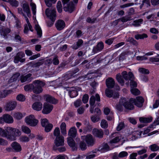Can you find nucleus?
<instances>
[{
	"label": "nucleus",
	"instance_id": "11",
	"mask_svg": "<svg viewBox=\"0 0 159 159\" xmlns=\"http://www.w3.org/2000/svg\"><path fill=\"white\" fill-rule=\"evenodd\" d=\"M104 46L103 43L100 42L98 43L97 45L94 47L93 49V53H97L101 51L104 48Z\"/></svg>",
	"mask_w": 159,
	"mask_h": 159
},
{
	"label": "nucleus",
	"instance_id": "13",
	"mask_svg": "<svg viewBox=\"0 0 159 159\" xmlns=\"http://www.w3.org/2000/svg\"><path fill=\"white\" fill-rule=\"evenodd\" d=\"M64 139L63 136L56 137L54 143L55 145L57 146H63L64 145Z\"/></svg>",
	"mask_w": 159,
	"mask_h": 159
},
{
	"label": "nucleus",
	"instance_id": "33",
	"mask_svg": "<svg viewBox=\"0 0 159 159\" xmlns=\"http://www.w3.org/2000/svg\"><path fill=\"white\" fill-rule=\"evenodd\" d=\"M72 138H73L70 137H69L67 139L68 143L69 146L71 147H74L75 144V141Z\"/></svg>",
	"mask_w": 159,
	"mask_h": 159
},
{
	"label": "nucleus",
	"instance_id": "50",
	"mask_svg": "<svg viewBox=\"0 0 159 159\" xmlns=\"http://www.w3.org/2000/svg\"><path fill=\"white\" fill-rule=\"evenodd\" d=\"M127 42H129L130 43H132L133 45H136L137 44V42L135 40L134 38L132 37H129L126 40Z\"/></svg>",
	"mask_w": 159,
	"mask_h": 159
},
{
	"label": "nucleus",
	"instance_id": "45",
	"mask_svg": "<svg viewBox=\"0 0 159 159\" xmlns=\"http://www.w3.org/2000/svg\"><path fill=\"white\" fill-rule=\"evenodd\" d=\"M19 140L22 142H28L29 141V139L26 136H22L19 138Z\"/></svg>",
	"mask_w": 159,
	"mask_h": 159
},
{
	"label": "nucleus",
	"instance_id": "23",
	"mask_svg": "<svg viewBox=\"0 0 159 159\" xmlns=\"http://www.w3.org/2000/svg\"><path fill=\"white\" fill-rule=\"evenodd\" d=\"M32 108L35 110L40 111L42 108V104L39 102H34L32 105Z\"/></svg>",
	"mask_w": 159,
	"mask_h": 159
},
{
	"label": "nucleus",
	"instance_id": "35",
	"mask_svg": "<svg viewBox=\"0 0 159 159\" xmlns=\"http://www.w3.org/2000/svg\"><path fill=\"white\" fill-rule=\"evenodd\" d=\"M87 145L83 141H81L79 144V146L80 149L82 150H85L87 148Z\"/></svg>",
	"mask_w": 159,
	"mask_h": 159
},
{
	"label": "nucleus",
	"instance_id": "41",
	"mask_svg": "<svg viewBox=\"0 0 159 159\" xmlns=\"http://www.w3.org/2000/svg\"><path fill=\"white\" fill-rule=\"evenodd\" d=\"M149 148L152 151H156L159 149V147L156 144H153L149 146Z\"/></svg>",
	"mask_w": 159,
	"mask_h": 159
},
{
	"label": "nucleus",
	"instance_id": "4",
	"mask_svg": "<svg viewBox=\"0 0 159 159\" xmlns=\"http://www.w3.org/2000/svg\"><path fill=\"white\" fill-rule=\"evenodd\" d=\"M144 102V99L142 97L138 96L137 97L136 99L131 98L129 102L132 104L134 103L137 107H142Z\"/></svg>",
	"mask_w": 159,
	"mask_h": 159
},
{
	"label": "nucleus",
	"instance_id": "39",
	"mask_svg": "<svg viewBox=\"0 0 159 159\" xmlns=\"http://www.w3.org/2000/svg\"><path fill=\"white\" fill-rule=\"evenodd\" d=\"M53 134L56 137L62 136L60 135V130L59 127H57L55 128L53 132Z\"/></svg>",
	"mask_w": 159,
	"mask_h": 159
},
{
	"label": "nucleus",
	"instance_id": "18",
	"mask_svg": "<svg viewBox=\"0 0 159 159\" xmlns=\"http://www.w3.org/2000/svg\"><path fill=\"white\" fill-rule=\"evenodd\" d=\"M98 75L96 73L89 72L86 75L81 77L80 79H85L88 77V80L94 79L98 77Z\"/></svg>",
	"mask_w": 159,
	"mask_h": 159
},
{
	"label": "nucleus",
	"instance_id": "34",
	"mask_svg": "<svg viewBox=\"0 0 159 159\" xmlns=\"http://www.w3.org/2000/svg\"><path fill=\"white\" fill-rule=\"evenodd\" d=\"M134 37L135 39L137 40L139 39H143L145 38L148 37L147 35L146 34H137L135 35Z\"/></svg>",
	"mask_w": 159,
	"mask_h": 159
},
{
	"label": "nucleus",
	"instance_id": "5",
	"mask_svg": "<svg viewBox=\"0 0 159 159\" xmlns=\"http://www.w3.org/2000/svg\"><path fill=\"white\" fill-rule=\"evenodd\" d=\"M25 121L27 124L32 126H36L38 123V120L33 115L27 116L25 118Z\"/></svg>",
	"mask_w": 159,
	"mask_h": 159
},
{
	"label": "nucleus",
	"instance_id": "24",
	"mask_svg": "<svg viewBox=\"0 0 159 159\" xmlns=\"http://www.w3.org/2000/svg\"><path fill=\"white\" fill-rule=\"evenodd\" d=\"M4 115V122L7 123H12L13 122L12 117L8 114H5Z\"/></svg>",
	"mask_w": 159,
	"mask_h": 159
},
{
	"label": "nucleus",
	"instance_id": "25",
	"mask_svg": "<svg viewBox=\"0 0 159 159\" xmlns=\"http://www.w3.org/2000/svg\"><path fill=\"white\" fill-rule=\"evenodd\" d=\"M11 30L9 28H6L3 29L1 31V35L5 39L7 38V34L10 32Z\"/></svg>",
	"mask_w": 159,
	"mask_h": 159
},
{
	"label": "nucleus",
	"instance_id": "44",
	"mask_svg": "<svg viewBox=\"0 0 159 159\" xmlns=\"http://www.w3.org/2000/svg\"><path fill=\"white\" fill-rule=\"evenodd\" d=\"M74 76L72 74L70 73H67L62 76V78L64 79L69 80V79H72L73 78V77Z\"/></svg>",
	"mask_w": 159,
	"mask_h": 159
},
{
	"label": "nucleus",
	"instance_id": "9",
	"mask_svg": "<svg viewBox=\"0 0 159 159\" xmlns=\"http://www.w3.org/2000/svg\"><path fill=\"white\" fill-rule=\"evenodd\" d=\"M53 106L51 104L45 103L43 104V108L42 112L44 114H48L52 110Z\"/></svg>",
	"mask_w": 159,
	"mask_h": 159
},
{
	"label": "nucleus",
	"instance_id": "40",
	"mask_svg": "<svg viewBox=\"0 0 159 159\" xmlns=\"http://www.w3.org/2000/svg\"><path fill=\"white\" fill-rule=\"evenodd\" d=\"M53 127V125L51 123H48L46 125L45 127V131L47 132H50L52 129Z\"/></svg>",
	"mask_w": 159,
	"mask_h": 159
},
{
	"label": "nucleus",
	"instance_id": "27",
	"mask_svg": "<svg viewBox=\"0 0 159 159\" xmlns=\"http://www.w3.org/2000/svg\"><path fill=\"white\" fill-rule=\"evenodd\" d=\"M11 145L13 149L16 152H20L21 150V146L17 142H13Z\"/></svg>",
	"mask_w": 159,
	"mask_h": 159
},
{
	"label": "nucleus",
	"instance_id": "1",
	"mask_svg": "<svg viewBox=\"0 0 159 159\" xmlns=\"http://www.w3.org/2000/svg\"><path fill=\"white\" fill-rule=\"evenodd\" d=\"M21 134L20 131L16 129L8 127L4 130L0 128V135L11 141L15 140L16 137L19 136Z\"/></svg>",
	"mask_w": 159,
	"mask_h": 159
},
{
	"label": "nucleus",
	"instance_id": "49",
	"mask_svg": "<svg viewBox=\"0 0 159 159\" xmlns=\"http://www.w3.org/2000/svg\"><path fill=\"white\" fill-rule=\"evenodd\" d=\"M57 8L58 11L59 13H61L62 11V7L60 1H58L57 3Z\"/></svg>",
	"mask_w": 159,
	"mask_h": 159
},
{
	"label": "nucleus",
	"instance_id": "64",
	"mask_svg": "<svg viewBox=\"0 0 159 159\" xmlns=\"http://www.w3.org/2000/svg\"><path fill=\"white\" fill-rule=\"evenodd\" d=\"M20 76V74L19 72L16 73L14 74L11 78V80H17Z\"/></svg>",
	"mask_w": 159,
	"mask_h": 159
},
{
	"label": "nucleus",
	"instance_id": "46",
	"mask_svg": "<svg viewBox=\"0 0 159 159\" xmlns=\"http://www.w3.org/2000/svg\"><path fill=\"white\" fill-rule=\"evenodd\" d=\"M100 125L101 127L104 129L107 128L108 126V124L107 121L104 119L102 120Z\"/></svg>",
	"mask_w": 159,
	"mask_h": 159
},
{
	"label": "nucleus",
	"instance_id": "55",
	"mask_svg": "<svg viewBox=\"0 0 159 159\" xmlns=\"http://www.w3.org/2000/svg\"><path fill=\"white\" fill-rule=\"evenodd\" d=\"M120 158H123L127 157L128 156V153L125 151H122L119 153Z\"/></svg>",
	"mask_w": 159,
	"mask_h": 159
},
{
	"label": "nucleus",
	"instance_id": "59",
	"mask_svg": "<svg viewBox=\"0 0 159 159\" xmlns=\"http://www.w3.org/2000/svg\"><path fill=\"white\" fill-rule=\"evenodd\" d=\"M14 117L15 118L18 120H20L22 118V115L19 112H17L14 114Z\"/></svg>",
	"mask_w": 159,
	"mask_h": 159
},
{
	"label": "nucleus",
	"instance_id": "12",
	"mask_svg": "<svg viewBox=\"0 0 159 159\" xmlns=\"http://www.w3.org/2000/svg\"><path fill=\"white\" fill-rule=\"evenodd\" d=\"M64 10L66 11H68L70 13L73 12L75 9V4L72 2H69L68 4L63 7Z\"/></svg>",
	"mask_w": 159,
	"mask_h": 159
},
{
	"label": "nucleus",
	"instance_id": "38",
	"mask_svg": "<svg viewBox=\"0 0 159 159\" xmlns=\"http://www.w3.org/2000/svg\"><path fill=\"white\" fill-rule=\"evenodd\" d=\"M86 21L90 24H93L97 22V18H91L90 17H88L86 19Z\"/></svg>",
	"mask_w": 159,
	"mask_h": 159
},
{
	"label": "nucleus",
	"instance_id": "63",
	"mask_svg": "<svg viewBox=\"0 0 159 159\" xmlns=\"http://www.w3.org/2000/svg\"><path fill=\"white\" fill-rule=\"evenodd\" d=\"M120 139L119 137H116L111 140L110 143H116L120 141Z\"/></svg>",
	"mask_w": 159,
	"mask_h": 159
},
{
	"label": "nucleus",
	"instance_id": "15",
	"mask_svg": "<svg viewBox=\"0 0 159 159\" xmlns=\"http://www.w3.org/2000/svg\"><path fill=\"white\" fill-rule=\"evenodd\" d=\"M46 101L53 104H56L58 102V100L49 95L47 94L44 96Z\"/></svg>",
	"mask_w": 159,
	"mask_h": 159
},
{
	"label": "nucleus",
	"instance_id": "54",
	"mask_svg": "<svg viewBox=\"0 0 159 159\" xmlns=\"http://www.w3.org/2000/svg\"><path fill=\"white\" fill-rule=\"evenodd\" d=\"M8 142L6 140L2 138H0V145L3 146H6L8 145Z\"/></svg>",
	"mask_w": 159,
	"mask_h": 159
},
{
	"label": "nucleus",
	"instance_id": "14",
	"mask_svg": "<svg viewBox=\"0 0 159 159\" xmlns=\"http://www.w3.org/2000/svg\"><path fill=\"white\" fill-rule=\"evenodd\" d=\"M55 25L58 30H61L63 29L65 27V23L63 20H59L56 22Z\"/></svg>",
	"mask_w": 159,
	"mask_h": 159
},
{
	"label": "nucleus",
	"instance_id": "53",
	"mask_svg": "<svg viewBox=\"0 0 159 159\" xmlns=\"http://www.w3.org/2000/svg\"><path fill=\"white\" fill-rule=\"evenodd\" d=\"M109 150V147L107 143L105 144L102 148L101 149L102 152H105L108 151Z\"/></svg>",
	"mask_w": 159,
	"mask_h": 159
},
{
	"label": "nucleus",
	"instance_id": "57",
	"mask_svg": "<svg viewBox=\"0 0 159 159\" xmlns=\"http://www.w3.org/2000/svg\"><path fill=\"white\" fill-rule=\"evenodd\" d=\"M91 119L93 122H96L99 120L100 118L98 116H93L91 117Z\"/></svg>",
	"mask_w": 159,
	"mask_h": 159
},
{
	"label": "nucleus",
	"instance_id": "19",
	"mask_svg": "<svg viewBox=\"0 0 159 159\" xmlns=\"http://www.w3.org/2000/svg\"><path fill=\"white\" fill-rule=\"evenodd\" d=\"M93 134L94 136L100 138L103 137V132L101 129H94L93 131Z\"/></svg>",
	"mask_w": 159,
	"mask_h": 159
},
{
	"label": "nucleus",
	"instance_id": "61",
	"mask_svg": "<svg viewBox=\"0 0 159 159\" xmlns=\"http://www.w3.org/2000/svg\"><path fill=\"white\" fill-rule=\"evenodd\" d=\"M14 39L17 42H22V39L18 34H15Z\"/></svg>",
	"mask_w": 159,
	"mask_h": 159
},
{
	"label": "nucleus",
	"instance_id": "22",
	"mask_svg": "<svg viewBox=\"0 0 159 159\" xmlns=\"http://www.w3.org/2000/svg\"><path fill=\"white\" fill-rule=\"evenodd\" d=\"M12 93V91L11 90L5 89L0 91V98H5Z\"/></svg>",
	"mask_w": 159,
	"mask_h": 159
},
{
	"label": "nucleus",
	"instance_id": "16",
	"mask_svg": "<svg viewBox=\"0 0 159 159\" xmlns=\"http://www.w3.org/2000/svg\"><path fill=\"white\" fill-rule=\"evenodd\" d=\"M77 130L75 127H71L68 132V135L71 138H74L76 136Z\"/></svg>",
	"mask_w": 159,
	"mask_h": 159
},
{
	"label": "nucleus",
	"instance_id": "43",
	"mask_svg": "<svg viewBox=\"0 0 159 159\" xmlns=\"http://www.w3.org/2000/svg\"><path fill=\"white\" fill-rule=\"evenodd\" d=\"M8 2L13 7H17L19 5L18 2L16 0H9Z\"/></svg>",
	"mask_w": 159,
	"mask_h": 159
},
{
	"label": "nucleus",
	"instance_id": "7",
	"mask_svg": "<svg viewBox=\"0 0 159 159\" xmlns=\"http://www.w3.org/2000/svg\"><path fill=\"white\" fill-rule=\"evenodd\" d=\"M17 103L15 101H11L7 102L4 107L7 111H10L14 110L17 106Z\"/></svg>",
	"mask_w": 159,
	"mask_h": 159
},
{
	"label": "nucleus",
	"instance_id": "8",
	"mask_svg": "<svg viewBox=\"0 0 159 159\" xmlns=\"http://www.w3.org/2000/svg\"><path fill=\"white\" fill-rule=\"evenodd\" d=\"M45 13L46 16L50 19H55L56 16V11L55 9H50L47 8L45 11Z\"/></svg>",
	"mask_w": 159,
	"mask_h": 159
},
{
	"label": "nucleus",
	"instance_id": "32",
	"mask_svg": "<svg viewBox=\"0 0 159 159\" xmlns=\"http://www.w3.org/2000/svg\"><path fill=\"white\" fill-rule=\"evenodd\" d=\"M143 21V20L142 19H140L137 20H135L133 21L132 25L135 26H139L140 25Z\"/></svg>",
	"mask_w": 159,
	"mask_h": 159
},
{
	"label": "nucleus",
	"instance_id": "37",
	"mask_svg": "<svg viewBox=\"0 0 159 159\" xmlns=\"http://www.w3.org/2000/svg\"><path fill=\"white\" fill-rule=\"evenodd\" d=\"M141 131H136L134 133V135L131 140H135L138 138L140 137L141 134Z\"/></svg>",
	"mask_w": 159,
	"mask_h": 159
},
{
	"label": "nucleus",
	"instance_id": "21",
	"mask_svg": "<svg viewBox=\"0 0 159 159\" xmlns=\"http://www.w3.org/2000/svg\"><path fill=\"white\" fill-rule=\"evenodd\" d=\"M96 100L98 102H99L100 100V96L98 94H97L96 95V98L93 96H92L90 97L89 100V102L90 106L94 105L95 103Z\"/></svg>",
	"mask_w": 159,
	"mask_h": 159
},
{
	"label": "nucleus",
	"instance_id": "51",
	"mask_svg": "<svg viewBox=\"0 0 159 159\" xmlns=\"http://www.w3.org/2000/svg\"><path fill=\"white\" fill-rule=\"evenodd\" d=\"M41 123L43 127H45L49 123L48 120L46 118L41 119Z\"/></svg>",
	"mask_w": 159,
	"mask_h": 159
},
{
	"label": "nucleus",
	"instance_id": "29",
	"mask_svg": "<svg viewBox=\"0 0 159 159\" xmlns=\"http://www.w3.org/2000/svg\"><path fill=\"white\" fill-rule=\"evenodd\" d=\"M152 117H140L139 120L141 122L143 123H147L151 122L152 120Z\"/></svg>",
	"mask_w": 159,
	"mask_h": 159
},
{
	"label": "nucleus",
	"instance_id": "56",
	"mask_svg": "<svg viewBox=\"0 0 159 159\" xmlns=\"http://www.w3.org/2000/svg\"><path fill=\"white\" fill-rule=\"evenodd\" d=\"M125 126V124L123 122H121L118 125L116 129L118 131H120L123 129Z\"/></svg>",
	"mask_w": 159,
	"mask_h": 159
},
{
	"label": "nucleus",
	"instance_id": "60",
	"mask_svg": "<svg viewBox=\"0 0 159 159\" xmlns=\"http://www.w3.org/2000/svg\"><path fill=\"white\" fill-rule=\"evenodd\" d=\"M50 82L53 83H56V84H55V85L57 87H59L60 86L65 85V84L66 83L64 81H63L62 82H60L58 84V83H57V82L55 81V80L51 81Z\"/></svg>",
	"mask_w": 159,
	"mask_h": 159
},
{
	"label": "nucleus",
	"instance_id": "42",
	"mask_svg": "<svg viewBox=\"0 0 159 159\" xmlns=\"http://www.w3.org/2000/svg\"><path fill=\"white\" fill-rule=\"evenodd\" d=\"M130 91L131 93L134 95H138L140 93V91L137 89L131 88Z\"/></svg>",
	"mask_w": 159,
	"mask_h": 159
},
{
	"label": "nucleus",
	"instance_id": "2",
	"mask_svg": "<svg viewBox=\"0 0 159 159\" xmlns=\"http://www.w3.org/2000/svg\"><path fill=\"white\" fill-rule=\"evenodd\" d=\"M45 84V83L42 80H35L32 84L25 86L24 89L25 91H31L32 90L34 93L38 94L42 92V87Z\"/></svg>",
	"mask_w": 159,
	"mask_h": 159
},
{
	"label": "nucleus",
	"instance_id": "62",
	"mask_svg": "<svg viewBox=\"0 0 159 159\" xmlns=\"http://www.w3.org/2000/svg\"><path fill=\"white\" fill-rule=\"evenodd\" d=\"M135 79L133 73L130 71L128 73V80H134Z\"/></svg>",
	"mask_w": 159,
	"mask_h": 159
},
{
	"label": "nucleus",
	"instance_id": "20",
	"mask_svg": "<svg viewBox=\"0 0 159 159\" xmlns=\"http://www.w3.org/2000/svg\"><path fill=\"white\" fill-rule=\"evenodd\" d=\"M23 11L26 13L28 17L31 16L30 9L28 4L27 3H25L23 4L22 6Z\"/></svg>",
	"mask_w": 159,
	"mask_h": 159
},
{
	"label": "nucleus",
	"instance_id": "10",
	"mask_svg": "<svg viewBox=\"0 0 159 159\" xmlns=\"http://www.w3.org/2000/svg\"><path fill=\"white\" fill-rule=\"evenodd\" d=\"M81 89L78 87H72L69 90V94L71 98L76 97L78 94V91H79Z\"/></svg>",
	"mask_w": 159,
	"mask_h": 159
},
{
	"label": "nucleus",
	"instance_id": "36",
	"mask_svg": "<svg viewBox=\"0 0 159 159\" xmlns=\"http://www.w3.org/2000/svg\"><path fill=\"white\" fill-rule=\"evenodd\" d=\"M21 130L24 133L26 134H30L31 132L30 129L27 126L23 125L21 127Z\"/></svg>",
	"mask_w": 159,
	"mask_h": 159
},
{
	"label": "nucleus",
	"instance_id": "28",
	"mask_svg": "<svg viewBox=\"0 0 159 159\" xmlns=\"http://www.w3.org/2000/svg\"><path fill=\"white\" fill-rule=\"evenodd\" d=\"M40 61L38 62L35 63L33 62H30L29 64L32 67H36L40 66L43 65L44 63V61L43 60H39Z\"/></svg>",
	"mask_w": 159,
	"mask_h": 159
},
{
	"label": "nucleus",
	"instance_id": "26",
	"mask_svg": "<svg viewBox=\"0 0 159 159\" xmlns=\"http://www.w3.org/2000/svg\"><path fill=\"white\" fill-rule=\"evenodd\" d=\"M60 128L61 134L64 136H66L67 134L66 124L65 122H62L61 124Z\"/></svg>",
	"mask_w": 159,
	"mask_h": 159
},
{
	"label": "nucleus",
	"instance_id": "3",
	"mask_svg": "<svg viewBox=\"0 0 159 159\" xmlns=\"http://www.w3.org/2000/svg\"><path fill=\"white\" fill-rule=\"evenodd\" d=\"M123 106L126 109L129 110H132L134 108L133 105L127 102L125 98H122L120 100L119 104L116 105V108L118 111H122L123 109Z\"/></svg>",
	"mask_w": 159,
	"mask_h": 159
},
{
	"label": "nucleus",
	"instance_id": "47",
	"mask_svg": "<svg viewBox=\"0 0 159 159\" xmlns=\"http://www.w3.org/2000/svg\"><path fill=\"white\" fill-rule=\"evenodd\" d=\"M16 99L21 102H23L25 101V96L22 94H19L18 95L16 98Z\"/></svg>",
	"mask_w": 159,
	"mask_h": 159
},
{
	"label": "nucleus",
	"instance_id": "52",
	"mask_svg": "<svg viewBox=\"0 0 159 159\" xmlns=\"http://www.w3.org/2000/svg\"><path fill=\"white\" fill-rule=\"evenodd\" d=\"M32 74H28L26 75H22L20 78V80H27L28 79H30L32 78L31 77Z\"/></svg>",
	"mask_w": 159,
	"mask_h": 159
},
{
	"label": "nucleus",
	"instance_id": "58",
	"mask_svg": "<svg viewBox=\"0 0 159 159\" xmlns=\"http://www.w3.org/2000/svg\"><path fill=\"white\" fill-rule=\"evenodd\" d=\"M139 70L140 72L144 74H148L149 72L148 70L143 68H139Z\"/></svg>",
	"mask_w": 159,
	"mask_h": 159
},
{
	"label": "nucleus",
	"instance_id": "30",
	"mask_svg": "<svg viewBox=\"0 0 159 159\" xmlns=\"http://www.w3.org/2000/svg\"><path fill=\"white\" fill-rule=\"evenodd\" d=\"M35 29L37 31L38 37L40 38L42 36V31L40 27L38 25H35Z\"/></svg>",
	"mask_w": 159,
	"mask_h": 159
},
{
	"label": "nucleus",
	"instance_id": "48",
	"mask_svg": "<svg viewBox=\"0 0 159 159\" xmlns=\"http://www.w3.org/2000/svg\"><path fill=\"white\" fill-rule=\"evenodd\" d=\"M105 94L107 96L111 98L112 97L113 92L112 90L107 89L105 90Z\"/></svg>",
	"mask_w": 159,
	"mask_h": 159
},
{
	"label": "nucleus",
	"instance_id": "17",
	"mask_svg": "<svg viewBox=\"0 0 159 159\" xmlns=\"http://www.w3.org/2000/svg\"><path fill=\"white\" fill-rule=\"evenodd\" d=\"M116 80H128V73L127 71H124L121 73V75L120 73L117 74L116 76Z\"/></svg>",
	"mask_w": 159,
	"mask_h": 159
},
{
	"label": "nucleus",
	"instance_id": "31",
	"mask_svg": "<svg viewBox=\"0 0 159 159\" xmlns=\"http://www.w3.org/2000/svg\"><path fill=\"white\" fill-rule=\"evenodd\" d=\"M106 84L107 86L109 88H112L115 84L114 80H106Z\"/></svg>",
	"mask_w": 159,
	"mask_h": 159
},
{
	"label": "nucleus",
	"instance_id": "6",
	"mask_svg": "<svg viewBox=\"0 0 159 159\" xmlns=\"http://www.w3.org/2000/svg\"><path fill=\"white\" fill-rule=\"evenodd\" d=\"M82 139H85L88 147L93 146L95 143V140L93 136L91 134H88L86 136H82Z\"/></svg>",
	"mask_w": 159,
	"mask_h": 159
}]
</instances>
